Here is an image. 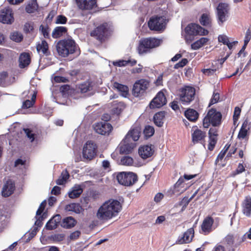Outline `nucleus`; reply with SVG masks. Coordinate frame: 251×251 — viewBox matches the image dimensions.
I'll list each match as a JSON object with an SVG mask.
<instances>
[{
    "label": "nucleus",
    "mask_w": 251,
    "mask_h": 251,
    "mask_svg": "<svg viewBox=\"0 0 251 251\" xmlns=\"http://www.w3.org/2000/svg\"><path fill=\"white\" fill-rule=\"evenodd\" d=\"M122 205L117 200L105 201L98 209V218L100 220H108L118 215L122 209Z\"/></svg>",
    "instance_id": "obj_1"
},
{
    "label": "nucleus",
    "mask_w": 251,
    "mask_h": 251,
    "mask_svg": "<svg viewBox=\"0 0 251 251\" xmlns=\"http://www.w3.org/2000/svg\"><path fill=\"white\" fill-rule=\"evenodd\" d=\"M162 40L155 37L143 38L140 40L137 50L140 54L151 52L153 49L160 46Z\"/></svg>",
    "instance_id": "obj_2"
},
{
    "label": "nucleus",
    "mask_w": 251,
    "mask_h": 251,
    "mask_svg": "<svg viewBox=\"0 0 251 251\" xmlns=\"http://www.w3.org/2000/svg\"><path fill=\"white\" fill-rule=\"evenodd\" d=\"M77 46L75 42L72 39H64L58 41L56 46L59 55L66 57L70 54L76 51Z\"/></svg>",
    "instance_id": "obj_3"
},
{
    "label": "nucleus",
    "mask_w": 251,
    "mask_h": 251,
    "mask_svg": "<svg viewBox=\"0 0 251 251\" xmlns=\"http://www.w3.org/2000/svg\"><path fill=\"white\" fill-rule=\"evenodd\" d=\"M90 35L100 44L104 43L110 36L108 24L107 23H103L98 25L90 31Z\"/></svg>",
    "instance_id": "obj_4"
},
{
    "label": "nucleus",
    "mask_w": 251,
    "mask_h": 251,
    "mask_svg": "<svg viewBox=\"0 0 251 251\" xmlns=\"http://www.w3.org/2000/svg\"><path fill=\"white\" fill-rule=\"evenodd\" d=\"M222 114L215 108L209 109L203 119V126L208 128L210 125L214 127L219 126L221 124Z\"/></svg>",
    "instance_id": "obj_5"
},
{
    "label": "nucleus",
    "mask_w": 251,
    "mask_h": 251,
    "mask_svg": "<svg viewBox=\"0 0 251 251\" xmlns=\"http://www.w3.org/2000/svg\"><path fill=\"white\" fill-rule=\"evenodd\" d=\"M196 89L190 86H184L179 89V98L181 103L184 105L190 104L195 99Z\"/></svg>",
    "instance_id": "obj_6"
},
{
    "label": "nucleus",
    "mask_w": 251,
    "mask_h": 251,
    "mask_svg": "<svg viewBox=\"0 0 251 251\" xmlns=\"http://www.w3.org/2000/svg\"><path fill=\"white\" fill-rule=\"evenodd\" d=\"M148 24L151 30L162 31L166 27V18L162 16H153L150 19Z\"/></svg>",
    "instance_id": "obj_7"
},
{
    "label": "nucleus",
    "mask_w": 251,
    "mask_h": 251,
    "mask_svg": "<svg viewBox=\"0 0 251 251\" xmlns=\"http://www.w3.org/2000/svg\"><path fill=\"white\" fill-rule=\"evenodd\" d=\"M116 177L120 184L126 186H131L138 180L137 175L132 172H120Z\"/></svg>",
    "instance_id": "obj_8"
},
{
    "label": "nucleus",
    "mask_w": 251,
    "mask_h": 251,
    "mask_svg": "<svg viewBox=\"0 0 251 251\" xmlns=\"http://www.w3.org/2000/svg\"><path fill=\"white\" fill-rule=\"evenodd\" d=\"M217 18L218 24L222 26L228 17L229 6L227 3L220 2L217 7Z\"/></svg>",
    "instance_id": "obj_9"
},
{
    "label": "nucleus",
    "mask_w": 251,
    "mask_h": 251,
    "mask_svg": "<svg viewBox=\"0 0 251 251\" xmlns=\"http://www.w3.org/2000/svg\"><path fill=\"white\" fill-rule=\"evenodd\" d=\"M149 86V82L145 79H141L137 80L133 85L132 94L135 97L143 96Z\"/></svg>",
    "instance_id": "obj_10"
},
{
    "label": "nucleus",
    "mask_w": 251,
    "mask_h": 251,
    "mask_svg": "<svg viewBox=\"0 0 251 251\" xmlns=\"http://www.w3.org/2000/svg\"><path fill=\"white\" fill-rule=\"evenodd\" d=\"M97 150V146L93 141H87L83 148V157L87 159L92 160L96 155Z\"/></svg>",
    "instance_id": "obj_11"
},
{
    "label": "nucleus",
    "mask_w": 251,
    "mask_h": 251,
    "mask_svg": "<svg viewBox=\"0 0 251 251\" xmlns=\"http://www.w3.org/2000/svg\"><path fill=\"white\" fill-rule=\"evenodd\" d=\"M186 33L190 35H207L209 31L198 24L191 23L185 28Z\"/></svg>",
    "instance_id": "obj_12"
},
{
    "label": "nucleus",
    "mask_w": 251,
    "mask_h": 251,
    "mask_svg": "<svg viewBox=\"0 0 251 251\" xmlns=\"http://www.w3.org/2000/svg\"><path fill=\"white\" fill-rule=\"evenodd\" d=\"M95 131L102 135H109L113 130L112 125L106 121L100 122L94 125Z\"/></svg>",
    "instance_id": "obj_13"
},
{
    "label": "nucleus",
    "mask_w": 251,
    "mask_h": 251,
    "mask_svg": "<svg viewBox=\"0 0 251 251\" xmlns=\"http://www.w3.org/2000/svg\"><path fill=\"white\" fill-rule=\"evenodd\" d=\"M167 103V99L164 93L160 91L157 93L155 97L150 103L149 107L151 109L159 108L165 105Z\"/></svg>",
    "instance_id": "obj_14"
},
{
    "label": "nucleus",
    "mask_w": 251,
    "mask_h": 251,
    "mask_svg": "<svg viewBox=\"0 0 251 251\" xmlns=\"http://www.w3.org/2000/svg\"><path fill=\"white\" fill-rule=\"evenodd\" d=\"M14 21L12 9L5 7L0 10V22L4 24H11Z\"/></svg>",
    "instance_id": "obj_15"
},
{
    "label": "nucleus",
    "mask_w": 251,
    "mask_h": 251,
    "mask_svg": "<svg viewBox=\"0 0 251 251\" xmlns=\"http://www.w3.org/2000/svg\"><path fill=\"white\" fill-rule=\"evenodd\" d=\"M79 9L91 10L97 7V0H74Z\"/></svg>",
    "instance_id": "obj_16"
},
{
    "label": "nucleus",
    "mask_w": 251,
    "mask_h": 251,
    "mask_svg": "<svg viewBox=\"0 0 251 251\" xmlns=\"http://www.w3.org/2000/svg\"><path fill=\"white\" fill-rule=\"evenodd\" d=\"M197 223H195L193 226H196ZM194 236V227L190 228L185 232L182 236H179L176 241L178 244H183L190 243Z\"/></svg>",
    "instance_id": "obj_17"
},
{
    "label": "nucleus",
    "mask_w": 251,
    "mask_h": 251,
    "mask_svg": "<svg viewBox=\"0 0 251 251\" xmlns=\"http://www.w3.org/2000/svg\"><path fill=\"white\" fill-rule=\"evenodd\" d=\"M214 220L210 216L206 217L201 225V229L202 233L204 235H207L212 231V226L214 224Z\"/></svg>",
    "instance_id": "obj_18"
},
{
    "label": "nucleus",
    "mask_w": 251,
    "mask_h": 251,
    "mask_svg": "<svg viewBox=\"0 0 251 251\" xmlns=\"http://www.w3.org/2000/svg\"><path fill=\"white\" fill-rule=\"evenodd\" d=\"M135 146V143L128 140L126 141L124 138L120 145V152L121 154H129L132 152Z\"/></svg>",
    "instance_id": "obj_19"
},
{
    "label": "nucleus",
    "mask_w": 251,
    "mask_h": 251,
    "mask_svg": "<svg viewBox=\"0 0 251 251\" xmlns=\"http://www.w3.org/2000/svg\"><path fill=\"white\" fill-rule=\"evenodd\" d=\"M191 135L192 142L194 144H196L204 141L206 134L205 131H203L195 126L193 127V132Z\"/></svg>",
    "instance_id": "obj_20"
},
{
    "label": "nucleus",
    "mask_w": 251,
    "mask_h": 251,
    "mask_svg": "<svg viewBox=\"0 0 251 251\" xmlns=\"http://www.w3.org/2000/svg\"><path fill=\"white\" fill-rule=\"evenodd\" d=\"M36 50L40 55L42 56H49L51 55V52L49 50V44L45 40H42L41 43H39L36 45Z\"/></svg>",
    "instance_id": "obj_21"
},
{
    "label": "nucleus",
    "mask_w": 251,
    "mask_h": 251,
    "mask_svg": "<svg viewBox=\"0 0 251 251\" xmlns=\"http://www.w3.org/2000/svg\"><path fill=\"white\" fill-rule=\"evenodd\" d=\"M15 188V183L11 179L8 180L3 187L2 195L4 197L10 196L14 193Z\"/></svg>",
    "instance_id": "obj_22"
},
{
    "label": "nucleus",
    "mask_w": 251,
    "mask_h": 251,
    "mask_svg": "<svg viewBox=\"0 0 251 251\" xmlns=\"http://www.w3.org/2000/svg\"><path fill=\"white\" fill-rule=\"evenodd\" d=\"M153 150L151 146L145 145L139 148L138 152L143 159H147L151 156L153 153Z\"/></svg>",
    "instance_id": "obj_23"
},
{
    "label": "nucleus",
    "mask_w": 251,
    "mask_h": 251,
    "mask_svg": "<svg viewBox=\"0 0 251 251\" xmlns=\"http://www.w3.org/2000/svg\"><path fill=\"white\" fill-rule=\"evenodd\" d=\"M199 21L201 25L204 27L210 28L212 26V19L209 12L203 13Z\"/></svg>",
    "instance_id": "obj_24"
},
{
    "label": "nucleus",
    "mask_w": 251,
    "mask_h": 251,
    "mask_svg": "<svg viewBox=\"0 0 251 251\" xmlns=\"http://www.w3.org/2000/svg\"><path fill=\"white\" fill-rule=\"evenodd\" d=\"M242 212L247 217H250L251 215V197L247 196L243 201Z\"/></svg>",
    "instance_id": "obj_25"
},
{
    "label": "nucleus",
    "mask_w": 251,
    "mask_h": 251,
    "mask_svg": "<svg viewBox=\"0 0 251 251\" xmlns=\"http://www.w3.org/2000/svg\"><path fill=\"white\" fill-rule=\"evenodd\" d=\"M140 132L137 128H133L130 129L125 137V140H127L134 143L138 140L140 137Z\"/></svg>",
    "instance_id": "obj_26"
},
{
    "label": "nucleus",
    "mask_w": 251,
    "mask_h": 251,
    "mask_svg": "<svg viewBox=\"0 0 251 251\" xmlns=\"http://www.w3.org/2000/svg\"><path fill=\"white\" fill-rule=\"evenodd\" d=\"M19 61L20 68L23 69L28 66L31 62L29 54L26 52L21 53L19 57Z\"/></svg>",
    "instance_id": "obj_27"
},
{
    "label": "nucleus",
    "mask_w": 251,
    "mask_h": 251,
    "mask_svg": "<svg viewBox=\"0 0 251 251\" xmlns=\"http://www.w3.org/2000/svg\"><path fill=\"white\" fill-rule=\"evenodd\" d=\"M185 117L190 121L195 122L199 117V113L192 108L187 109L184 112Z\"/></svg>",
    "instance_id": "obj_28"
},
{
    "label": "nucleus",
    "mask_w": 251,
    "mask_h": 251,
    "mask_svg": "<svg viewBox=\"0 0 251 251\" xmlns=\"http://www.w3.org/2000/svg\"><path fill=\"white\" fill-rule=\"evenodd\" d=\"M68 31L67 27L65 26H56L53 30L51 36L54 39H57L65 35Z\"/></svg>",
    "instance_id": "obj_29"
},
{
    "label": "nucleus",
    "mask_w": 251,
    "mask_h": 251,
    "mask_svg": "<svg viewBox=\"0 0 251 251\" xmlns=\"http://www.w3.org/2000/svg\"><path fill=\"white\" fill-rule=\"evenodd\" d=\"M76 224V221L74 218L68 217L63 220L61 226L64 228L69 229L75 226Z\"/></svg>",
    "instance_id": "obj_30"
},
{
    "label": "nucleus",
    "mask_w": 251,
    "mask_h": 251,
    "mask_svg": "<svg viewBox=\"0 0 251 251\" xmlns=\"http://www.w3.org/2000/svg\"><path fill=\"white\" fill-rule=\"evenodd\" d=\"M65 210L66 211L79 214L83 210V208L79 203H71L65 206Z\"/></svg>",
    "instance_id": "obj_31"
},
{
    "label": "nucleus",
    "mask_w": 251,
    "mask_h": 251,
    "mask_svg": "<svg viewBox=\"0 0 251 251\" xmlns=\"http://www.w3.org/2000/svg\"><path fill=\"white\" fill-rule=\"evenodd\" d=\"M165 116V111H160L155 114L153 116V121L154 124L158 127H161L164 123L163 120Z\"/></svg>",
    "instance_id": "obj_32"
},
{
    "label": "nucleus",
    "mask_w": 251,
    "mask_h": 251,
    "mask_svg": "<svg viewBox=\"0 0 251 251\" xmlns=\"http://www.w3.org/2000/svg\"><path fill=\"white\" fill-rule=\"evenodd\" d=\"M38 9V4L37 0H30L25 7V10L28 14L33 13Z\"/></svg>",
    "instance_id": "obj_33"
},
{
    "label": "nucleus",
    "mask_w": 251,
    "mask_h": 251,
    "mask_svg": "<svg viewBox=\"0 0 251 251\" xmlns=\"http://www.w3.org/2000/svg\"><path fill=\"white\" fill-rule=\"evenodd\" d=\"M113 87L117 89L124 97H126L128 94V88L126 85L115 82L113 84Z\"/></svg>",
    "instance_id": "obj_34"
},
{
    "label": "nucleus",
    "mask_w": 251,
    "mask_h": 251,
    "mask_svg": "<svg viewBox=\"0 0 251 251\" xmlns=\"http://www.w3.org/2000/svg\"><path fill=\"white\" fill-rule=\"evenodd\" d=\"M92 82L89 81H86L79 84L78 85V89L80 90L81 93H85L92 89Z\"/></svg>",
    "instance_id": "obj_35"
},
{
    "label": "nucleus",
    "mask_w": 251,
    "mask_h": 251,
    "mask_svg": "<svg viewBox=\"0 0 251 251\" xmlns=\"http://www.w3.org/2000/svg\"><path fill=\"white\" fill-rule=\"evenodd\" d=\"M208 41L207 38L201 37L191 44V48L194 50H198L206 44Z\"/></svg>",
    "instance_id": "obj_36"
},
{
    "label": "nucleus",
    "mask_w": 251,
    "mask_h": 251,
    "mask_svg": "<svg viewBox=\"0 0 251 251\" xmlns=\"http://www.w3.org/2000/svg\"><path fill=\"white\" fill-rule=\"evenodd\" d=\"M83 192V190L80 186H75L68 195L71 199L78 198Z\"/></svg>",
    "instance_id": "obj_37"
},
{
    "label": "nucleus",
    "mask_w": 251,
    "mask_h": 251,
    "mask_svg": "<svg viewBox=\"0 0 251 251\" xmlns=\"http://www.w3.org/2000/svg\"><path fill=\"white\" fill-rule=\"evenodd\" d=\"M50 28L47 24L41 25L39 27L40 32L46 39H50Z\"/></svg>",
    "instance_id": "obj_38"
},
{
    "label": "nucleus",
    "mask_w": 251,
    "mask_h": 251,
    "mask_svg": "<svg viewBox=\"0 0 251 251\" xmlns=\"http://www.w3.org/2000/svg\"><path fill=\"white\" fill-rule=\"evenodd\" d=\"M69 176L70 175L68 172L66 170L63 171L62 172L60 176L56 180V184L60 185H63L69 178Z\"/></svg>",
    "instance_id": "obj_39"
},
{
    "label": "nucleus",
    "mask_w": 251,
    "mask_h": 251,
    "mask_svg": "<svg viewBox=\"0 0 251 251\" xmlns=\"http://www.w3.org/2000/svg\"><path fill=\"white\" fill-rule=\"evenodd\" d=\"M23 130L27 138L31 142H33L35 139L36 135L33 133V131L31 129L28 128H24Z\"/></svg>",
    "instance_id": "obj_40"
},
{
    "label": "nucleus",
    "mask_w": 251,
    "mask_h": 251,
    "mask_svg": "<svg viewBox=\"0 0 251 251\" xmlns=\"http://www.w3.org/2000/svg\"><path fill=\"white\" fill-rule=\"evenodd\" d=\"M34 29V23L32 22H26L23 27L24 32L26 33H29L33 31Z\"/></svg>",
    "instance_id": "obj_41"
},
{
    "label": "nucleus",
    "mask_w": 251,
    "mask_h": 251,
    "mask_svg": "<svg viewBox=\"0 0 251 251\" xmlns=\"http://www.w3.org/2000/svg\"><path fill=\"white\" fill-rule=\"evenodd\" d=\"M143 132L146 138H148L153 135L154 133V129L152 126H145Z\"/></svg>",
    "instance_id": "obj_42"
},
{
    "label": "nucleus",
    "mask_w": 251,
    "mask_h": 251,
    "mask_svg": "<svg viewBox=\"0 0 251 251\" xmlns=\"http://www.w3.org/2000/svg\"><path fill=\"white\" fill-rule=\"evenodd\" d=\"M133 163V158L129 156H124L121 159V164L123 165L131 166Z\"/></svg>",
    "instance_id": "obj_43"
},
{
    "label": "nucleus",
    "mask_w": 251,
    "mask_h": 251,
    "mask_svg": "<svg viewBox=\"0 0 251 251\" xmlns=\"http://www.w3.org/2000/svg\"><path fill=\"white\" fill-rule=\"evenodd\" d=\"M220 100V94L216 92L215 91L213 92L212 97L210 100L209 103V106L212 105L214 104L217 103Z\"/></svg>",
    "instance_id": "obj_44"
},
{
    "label": "nucleus",
    "mask_w": 251,
    "mask_h": 251,
    "mask_svg": "<svg viewBox=\"0 0 251 251\" xmlns=\"http://www.w3.org/2000/svg\"><path fill=\"white\" fill-rule=\"evenodd\" d=\"M11 39L16 42H20L23 39L22 34L18 32H14L11 35Z\"/></svg>",
    "instance_id": "obj_45"
},
{
    "label": "nucleus",
    "mask_w": 251,
    "mask_h": 251,
    "mask_svg": "<svg viewBox=\"0 0 251 251\" xmlns=\"http://www.w3.org/2000/svg\"><path fill=\"white\" fill-rule=\"evenodd\" d=\"M235 238L233 235L229 234L227 235L224 238V240L226 245L232 246L234 243Z\"/></svg>",
    "instance_id": "obj_46"
},
{
    "label": "nucleus",
    "mask_w": 251,
    "mask_h": 251,
    "mask_svg": "<svg viewBox=\"0 0 251 251\" xmlns=\"http://www.w3.org/2000/svg\"><path fill=\"white\" fill-rule=\"evenodd\" d=\"M68 21L67 18L64 15H59L56 17L55 24H65Z\"/></svg>",
    "instance_id": "obj_47"
},
{
    "label": "nucleus",
    "mask_w": 251,
    "mask_h": 251,
    "mask_svg": "<svg viewBox=\"0 0 251 251\" xmlns=\"http://www.w3.org/2000/svg\"><path fill=\"white\" fill-rule=\"evenodd\" d=\"M57 225L52 218L50 219L46 224V228L48 230H53L57 228Z\"/></svg>",
    "instance_id": "obj_48"
},
{
    "label": "nucleus",
    "mask_w": 251,
    "mask_h": 251,
    "mask_svg": "<svg viewBox=\"0 0 251 251\" xmlns=\"http://www.w3.org/2000/svg\"><path fill=\"white\" fill-rule=\"evenodd\" d=\"M188 60L186 58H183L180 61L175 65L174 68L176 69H178L180 68H182L185 66L188 63Z\"/></svg>",
    "instance_id": "obj_49"
},
{
    "label": "nucleus",
    "mask_w": 251,
    "mask_h": 251,
    "mask_svg": "<svg viewBox=\"0 0 251 251\" xmlns=\"http://www.w3.org/2000/svg\"><path fill=\"white\" fill-rule=\"evenodd\" d=\"M241 110L240 108L238 106L235 107L233 116V119L234 123L238 120L241 113Z\"/></svg>",
    "instance_id": "obj_50"
},
{
    "label": "nucleus",
    "mask_w": 251,
    "mask_h": 251,
    "mask_svg": "<svg viewBox=\"0 0 251 251\" xmlns=\"http://www.w3.org/2000/svg\"><path fill=\"white\" fill-rule=\"evenodd\" d=\"M46 201L44 200L40 204L38 210L36 211V216H40L43 213L46 206Z\"/></svg>",
    "instance_id": "obj_51"
},
{
    "label": "nucleus",
    "mask_w": 251,
    "mask_h": 251,
    "mask_svg": "<svg viewBox=\"0 0 251 251\" xmlns=\"http://www.w3.org/2000/svg\"><path fill=\"white\" fill-rule=\"evenodd\" d=\"M218 41L222 43L224 45H226L229 42L228 37L226 35H220L218 36Z\"/></svg>",
    "instance_id": "obj_52"
},
{
    "label": "nucleus",
    "mask_w": 251,
    "mask_h": 251,
    "mask_svg": "<svg viewBox=\"0 0 251 251\" xmlns=\"http://www.w3.org/2000/svg\"><path fill=\"white\" fill-rule=\"evenodd\" d=\"M70 90V86L68 84L63 85L60 87V91L63 95L68 94Z\"/></svg>",
    "instance_id": "obj_53"
},
{
    "label": "nucleus",
    "mask_w": 251,
    "mask_h": 251,
    "mask_svg": "<svg viewBox=\"0 0 251 251\" xmlns=\"http://www.w3.org/2000/svg\"><path fill=\"white\" fill-rule=\"evenodd\" d=\"M208 135L209 137L210 138L214 137H216V138H217V136H218L217 128L215 127L210 128L208 132Z\"/></svg>",
    "instance_id": "obj_54"
},
{
    "label": "nucleus",
    "mask_w": 251,
    "mask_h": 251,
    "mask_svg": "<svg viewBox=\"0 0 251 251\" xmlns=\"http://www.w3.org/2000/svg\"><path fill=\"white\" fill-rule=\"evenodd\" d=\"M54 81L56 83L67 82L69 81L68 78L65 77L56 75L54 77Z\"/></svg>",
    "instance_id": "obj_55"
},
{
    "label": "nucleus",
    "mask_w": 251,
    "mask_h": 251,
    "mask_svg": "<svg viewBox=\"0 0 251 251\" xmlns=\"http://www.w3.org/2000/svg\"><path fill=\"white\" fill-rule=\"evenodd\" d=\"M113 65L115 66L125 67L128 65V61L125 60H119L114 62Z\"/></svg>",
    "instance_id": "obj_56"
},
{
    "label": "nucleus",
    "mask_w": 251,
    "mask_h": 251,
    "mask_svg": "<svg viewBox=\"0 0 251 251\" xmlns=\"http://www.w3.org/2000/svg\"><path fill=\"white\" fill-rule=\"evenodd\" d=\"M251 39V31L250 29H248L246 31L244 41V44L248 45Z\"/></svg>",
    "instance_id": "obj_57"
},
{
    "label": "nucleus",
    "mask_w": 251,
    "mask_h": 251,
    "mask_svg": "<svg viewBox=\"0 0 251 251\" xmlns=\"http://www.w3.org/2000/svg\"><path fill=\"white\" fill-rule=\"evenodd\" d=\"M34 104V103H33V101L27 100L23 102L22 107L24 108H29L33 106Z\"/></svg>",
    "instance_id": "obj_58"
},
{
    "label": "nucleus",
    "mask_w": 251,
    "mask_h": 251,
    "mask_svg": "<svg viewBox=\"0 0 251 251\" xmlns=\"http://www.w3.org/2000/svg\"><path fill=\"white\" fill-rule=\"evenodd\" d=\"M247 129L241 128L239 132L238 137L239 138L244 139L246 137L247 134Z\"/></svg>",
    "instance_id": "obj_59"
},
{
    "label": "nucleus",
    "mask_w": 251,
    "mask_h": 251,
    "mask_svg": "<svg viewBox=\"0 0 251 251\" xmlns=\"http://www.w3.org/2000/svg\"><path fill=\"white\" fill-rule=\"evenodd\" d=\"M245 168L243 166V165L242 163H239L237 168L235 170V171L234 172L233 176H235L237 174L242 173L244 171H245Z\"/></svg>",
    "instance_id": "obj_60"
},
{
    "label": "nucleus",
    "mask_w": 251,
    "mask_h": 251,
    "mask_svg": "<svg viewBox=\"0 0 251 251\" xmlns=\"http://www.w3.org/2000/svg\"><path fill=\"white\" fill-rule=\"evenodd\" d=\"M190 202V200L187 197H184L180 202V205H183V208H185Z\"/></svg>",
    "instance_id": "obj_61"
},
{
    "label": "nucleus",
    "mask_w": 251,
    "mask_h": 251,
    "mask_svg": "<svg viewBox=\"0 0 251 251\" xmlns=\"http://www.w3.org/2000/svg\"><path fill=\"white\" fill-rule=\"evenodd\" d=\"M184 178L181 176L175 185V188L184 187Z\"/></svg>",
    "instance_id": "obj_62"
},
{
    "label": "nucleus",
    "mask_w": 251,
    "mask_h": 251,
    "mask_svg": "<svg viewBox=\"0 0 251 251\" xmlns=\"http://www.w3.org/2000/svg\"><path fill=\"white\" fill-rule=\"evenodd\" d=\"M80 232L78 230H76V231L72 232L70 234V238L71 239L75 240V239H76L77 238H78L79 237V236H80Z\"/></svg>",
    "instance_id": "obj_63"
},
{
    "label": "nucleus",
    "mask_w": 251,
    "mask_h": 251,
    "mask_svg": "<svg viewBox=\"0 0 251 251\" xmlns=\"http://www.w3.org/2000/svg\"><path fill=\"white\" fill-rule=\"evenodd\" d=\"M212 251H226V249L223 246L217 244L214 247Z\"/></svg>",
    "instance_id": "obj_64"
}]
</instances>
